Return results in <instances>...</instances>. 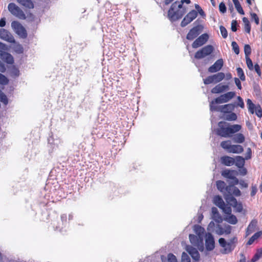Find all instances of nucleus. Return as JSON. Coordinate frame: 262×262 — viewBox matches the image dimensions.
I'll list each match as a JSON object with an SVG mask.
<instances>
[{
    "mask_svg": "<svg viewBox=\"0 0 262 262\" xmlns=\"http://www.w3.org/2000/svg\"><path fill=\"white\" fill-rule=\"evenodd\" d=\"M235 105L232 103H228L224 105L219 106L217 110H213V111L220 112L225 115L234 111Z\"/></svg>",
    "mask_w": 262,
    "mask_h": 262,
    "instance_id": "dca6fc26",
    "label": "nucleus"
},
{
    "mask_svg": "<svg viewBox=\"0 0 262 262\" xmlns=\"http://www.w3.org/2000/svg\"><path fill=\"white\" fill-rule=\"evenodd\" d=\"M60 219L62 222V226L61 227H59V229H61L63 228V226H64L67 223V215L66 214H62L60 216Z\"/></svg>",
    "mask_w": 262,
    "mask_h": 262,
    "instance_id": "8fccbe9b",
    "label": "nucleus"
},
{
    "mask_svg": "<svg viewBox=\"0 0 262 262\" xmlns=\"http://www.w3.org/2000/svg\"><path fill=\"white\" fill-rule=\"evenodd\" d=\"M242 126L239 124L229 125L225 121H220L218 123V127L216 130V134L222 137H230L232 135L239 132Z\"/></svg>",
    "mask_w": 262,
    "mask_h": 262,
    "instance_id": "f257e3e1",
    "label": "nucleus"
},
{
    "mask_svg": "<svg viewBox=\"0 0 262 262\" xmlns=\"http://www.w3.org/2000/svg\"><path fill=\"white\" fill-rule=\"evenodd\" d=\"M11 27L14 32L21 38L27 37V32L23 26L17 21H13L11 23Z\"/></svg>",
    "mask_w": 262,
    "mask_h": 262,
    "instance_id": "423d86ee",
    "label": "nucleus"
},
{
    "mask_svg": "<svg viewBox=\"0 0 262 262\" xmlns=\"http://www.w3.org/2000/svg\"><path fill=\"white\" fill-rule=\"evenodd\" d=\"M186 12L185 7L179 6L178 3L174 2L171 5L167 12V17L171 22L181 19Z\"/></svg>",
    "mask_w": 262,
    "mask_h": 262,
    "instance_id": "f03ea898",
    "label": "nucleus"
},
{
    "mask_svg": "<svg viewBox=\"0 0 262 262\" xmlns=\"http://www.w3.org/2000/svg\"><path fill=\"white\" fill-rule=\"evenodd\" d=\"M186 250L188 253L191 255L192 258L195 260L198 261L200 259V254L197 249L191 246H187L186 247Z\"/></svg>",
    "mask_w": 262,
    "mask_h": 262,
    "instance_id": "4be33fe9",
    "label": "nucleus"
},
{
    "mask_svg": "<svg viewBox=\"0 0 262 262\" xmlns=\"http://www.w3.org/2000/svg\"><path fill=\"white\" fill-rule=\"evenodd\" d=\"M224 61L223 59L221 58L217 60L213 65L208 68V72L210 73H215L219 71L223 67Z\"/></svg>",
    "mask_w": 262,
    "mask_h": 262,
    "instance_id": "6ab92c4d",
    "label": "nucleus"
},
{
    "mask_svg": "<svg viewBox=\"0 0 262 262\" xmlns=\"http://www.w3.org/2000/svg\"><path fill=\"white\" fill-rule=\"evenodd\" d=\"M6 71V68L5 64L0 61V72L5 73Z\"/></svg>",
    "mask_w": 262,
    "mask_h": 262,
    "instance_id": "774afa93",
    "label": "nucleus"
},
{
    "mask_svg": "<svg viewBox=\"0 0 262 262\" xmlns=\"http://www.w3.org/2000/svg\"><path fill=\"white\" fill-rule=\"evenodd\" d=\"M237 22L236 20H233L231 22V30L233 32H236L237 31L236 26Z\"/></svg>",
    "mask_w": 262,
    "mask_h": 262,
    "instance_id": "e2e57ef3",
    "label": "nucleus"
},
{
    "mask_svg": "<svg viewBox=\"0 0 262 262\" xmlns=\"http://www.w3.org/2000/svg\"><path fill=\"white\" fill-rule=\"evenodd\" d=\"M253 69H254L255 71L256 72V73L258 74V75L259 76H261V71H260L259 66L257 63H256L254 65V67H253Z\"/></svg>",
    "mask_w": 262,
    "mask_h": 262,
    "instance_id": "0e129e2a",
    "label": "nucleus"
},
{
    "mask_svg": "<svg viewBox=\"0 0 262 262\" xmlns=\"http://www.w3.org/2000/svg\"><path fill=\"white\" fill-rule=\"evenodd\" d=\"M175 2L178 3V4L179 6H181L182 7L183 6L184 3H186L187 4H189L190 3V0H181L180 1H177Z\"/></svg>",
    "mask_w": 262,
    "mask_h": 262,
    "instance_id": "69168bd1",
    "label": "nucleus"
},
{
    "mask_svg": "<svg viewBox=\"0 0 262 262\" xmlns=\"http://www.w3.org/2000/svg\"><path fill=\"white\" fill-rule=\"evenodd\" d=\"M227 9L225 4L224 2H221L219 4V11L222 13H225L226 12Z\"/></svg>",
    "mask_w": 262,
    "mask_h": 262,
    "instance_id": "5fc2aeb1",
    "label": "nucleus"
},
{
    "mask_svg": "<svg viewBox=\"0 0 262 262\" xmlns=\"http://www.w3.org/2000/svg\"><path fill=\"white\" fill-rule=\"evenodd\" d=\"M246 61V64L247 66V67L250 70H253V62L250 59V57H245Z\"/></svg>",
    "mask_w": 262,
    "mask_h": 262,
    "instance_id": "de8ad7c7",
    "label": "nucleus"
},
{
    "mask_svg": "<svg viewBox=\"0 0 262 262\" xmlns=\"http://www.w3.org/2000/svg\"><path fill=\"white\" fill-rule=\"evenodd\" d=\"M237 103H236L235 106H239L241 108L244 107V102L242 99V98L240 96L237 97Z\"/></svg>",
    "mask_w": 262,
    "mask_h": 262,
    "instance_id": "4d7b16f0",
    "label": "nucleus"
},
{
    "mask_svg": "<svg viewBox=\"0 0 262 262\" xmlns=\"http://www.w3.org/2000/svg\"><path fill=\"white\" fill-rule=\"evenodd\" d=\"M8 79L3 74L0 73V84L6 85L8 84Z\"/></svg>",
    "mask_w": 262,
    "mask_h": 262,
    "instance_id": "37998d69",
    "label": "nucleus"
},
{
    "mask_svg": "<svg viewBox=\"0 0 262 262\" xmlns=\"http://www.w3.org/2000/svg\"><path fill=\"white\" fill-rule=\"evenodd\" d=\"M247 104L248 111L251 114H253L255 112V114L258 117L261 118L262 117V109L260 105H255L250 99H247Z\"/></svg>",
    "mask_w": 262,
    "mask_h": 262,
    "instance_id": "1a4fd4ad",
    "label": "nucleus"
},
{
    "mask_svg": "<svg viewBox=\"0 0 262 262\" xmlns=\"http://www.w3.org/2000/svg\"><path fill=\"white\" fill-rule=\"evenodd\" d=\"M244 52L245 54V57H249L251 53V49L249 45H245L244 46Z\"/></svg>",
    "mask_w": 262,
    "mask_h": 262,
    "instance_id": "49530a36",
    "label": "nucleus"
},
{
    "mask_svg": "<svg viewBox=\"0 0 262 262\" xmlns=\"http://www.w3.org/2000/svg\"><path fill=\"white\" fill-rule=\"evenodd\" d=\"M235 95V93L234 92H229L224 94H223V96L226 100V102L229 101L231 99H232Z\"/></svg>",
    "mask_w": 262,
    "mask_h": 262,
    "instance_id": "58836bf2",
    "label": "nucleus"
},
{
    "mask_svg": "<svg viewBox=\"0 0 262 262\" xmlns=\"http://www.w3.org/2000/svg\"><path fill=\"white\" fill-rule=\"evenodd\" d=\"M229 87L227 84H223L219 83L213 88L211 92L212 94H220L229 90Z\"/></svg>",
    "mask_w": 262,
    "mask_h": 262,
    "instance_id": "aec40b11",
    "label": "nucleus"
},
{
    "mask_svg": "<svg viewBox=\"0 0 262 262\" xmlns=\"http://www.w3.org/2000/svg\"><path fill=\"white\" fill-rule=\"evenodd\" d=\"M257 222L256 220H253L251 221L249 225H248L246 231V236H247L254 231L255 228L257 225Z\"/></svg>",
    "mask_w": 262,
    "mask_h": 262,
    "instance_id": "393cba45",
    "label": "nucleus"
},
{
    "mask_svg": "<svg viewBox=\"0 0 262 262\" xmlns=\"http://www.w3.org/2000/svg\"><path fill=\"white\" fill-rule=\"evenodd\" d=\"M234 81L235 83V84L237 86L238 89L239 90L242 89V84L240 80L237 78H234Z\"/></svg>",
    "mask_w": 262,
    "mask_h": 262,
    "instance_id": "338daca9",
    "label": "nucleus"
},
{
    "mask_svg": "<svg viewBox=\"0 0 262 262\" xmlns=\"http://www.w3.org/2000/svg\"><path fill=\"white\" fill-rule=\"evenodd\" d=\"M252 156V150L250 148H248L247 149V152L245 156L246 160H249L251 159Z\"/></svg>",
    "mask_w": 262,
    "mask_h": 262,
    "instance_id": "680f3d73",
    "label": "nucleus"
},
{
    "mask_svg": "<svg viewBox=\"0 0 262 262\" xmlns=\"http://www.w3.org/2000/svg\"><path fill=\"white\" fill-rule=\"evenodd\" d=\"M202 27L200 25H197L192 28L186 35V39L188 40H192L197 37L202 32Z\"/></svg>",
    "mask_w": 262,
    "mask_h": 262,
    "instance_id": "f8f14e48",
    "label": "nucleus"
},
{
    "mask_svg": "<svg viewBox=\"0 0 262 262\" xmlns=\"http://www.w3.org/2000/svg\"><path fill=\"white\" fill-rule=\"evenodd\" d=\"M221 209H222L226 214L230 215L231 214L232 210L230 206H226L225 205L223 208Z\"/></svg>",
    "mask_w": 262,
    "mask_h": 262,
    "instance_id": "13d9d810",
    "label": "nucleus"
},
{
    "mask_svg": "<svg viewBox=\"0 0 262 262\" xmlns=\"http://www.w3.org/2000/svg\"><path fill=\"white\" fill-rule=\"evenodd\" d=\"M10 76L12 77L16 78L19 75V71L15 66H12L10 67Z\"/></svg>",
    "mask_w": 262,
    "mask_h": 262,
    "instance_id": "473e14b6",
    "label": "nucleus"
},
{
    "mask_svg": "<svg viewBox=\"0 0 262 262\" xmlns=\"http://www.w3.org/2000/svg\"><path fill=\"white\" fill-rule=\"evenodd\" d=\"M214 50V47L210 45H207L198 50L194 54V58L197 59H202L211 55Z\"/></svg>",
    "mask_w": 262,
    "mask_h": 262,
    "instance_id": "20e7f679",
    "label": "nucleus"
},
{
    "mask_svg": "<svg viewBox=\"0 0 262 262\" xmlns=\"http://www.w3.org/2000/svg\"><path fill=\"white\" fill-rule=\"evenodd\" d=\"M198 16V12L192 10L188 13L181 23V26L184 27L192 21Z\"/></svg>",
    "mask_w": 262,
    "mask_h": 262,
    "instance_id": "9b49d317",
    "label": "nucleus"
},
{
    "mask_svg": "<svg viewBox=\"0 0 262 262\" xmlns=\"http://www.w3.org/2000/svg\"><path fill=\"white\" fill-rule=\"evenodd\" d=\"M243 21L244 23V29L246 32L250 33L251 31V25L247 17H243Z\"/></svg>",
    "mask_w": 262,
    "mask_h": 262,
    "instance_id": "c9c22d12",
    "label": "nucleus"
},
{
    "mask_svg": "<svg viewBox=\"0 0 262 262\" xmlns=\"http://www.w3.org/2000/svg\"><path fill=\"white\" fill-rule=\"evenodd\" d=\"M245 158H244L242 156H236L235 158V165L238 168H242L245 165Z\"/></svg>",
    "mask_w": 262,
    "mask_h": 262,
    "instance_id": "72a5a7b5",
    "label": "nucleus"
},
{
    "mask_svg": "<svg viewBox=\"0 0 262 262\" xmlns=\"http://www.w3.org/2000/svg\"><path fill=\"white\" fill-rule=\"evenodd\" d=\"M181 262H191L190 257L184 252L182 254Z\"/></svg>",
    "mask_w": 262,
    "mask_h": 262,
    "instance_id": "3c124183",
    "label": "nucleus"
},
{
    "mask_svg": "<svg viewBox=\"0 0 262 262\" xmlns=\"http://www.w3.org/2000/svg\"><path fill=\"white\" fill-rule=\"evenodd\" d=\"M257 191V187L255 185H252L251 186V193H250V195L251 196H254L256 192Z\"/></svg>",
    "mask_w": 262,
    "mask_h": 262,
    "instance_id": "052dcab7",
    "label": "nucleus"
},
{
    "mask_svg": "<svg viewBox=\"0 0 262 262\" xmlns=\"http://www.w3.org/2000/svg\"><path fill=\"white\" fill-rule=\"evenodd\" d=\"M250 15L251 19H254L256 25H258L259 23V20L257 15L256 13L252 12L250 13Z\"/></svg>",
    "mask_w": 262,
    "mask_h": 262,
    "instance_id": "6e6d98bb",
    "label": "nucleus"
},
{
    "mask_svg": "<svg viewBox=\"0 0 262 262\" xmlns=\"http://www.w3.org/2000/svg\"><path fill=\"white\" fill-rule=\"evenodd\" d=\"M189 239L190 242L194 245H196L199 241L198 236L194 234L189 235Z\"/></svg>",
    "mask_w": 262,
    "mask_h": 262,
    "instance_id": "a18cd8bd",
    "label": "nucleus"
},
{
    "mask_svg": "<svg viewBox=\"0 0 262 262\" xmlns=\"http://www.w3.org/2000/svg\"><path fill=\"white\" fill-rule=\"evenodd\" d=\"M211 216L212 219L218 224L222 223L223 221L222 217L219 213L217 209L215 207L211 208Z\"/></svg>",
    "mask_w": 262,
    "mask_h": 262,
    "instance_id": "5701e85b",
    "label": "nucleus"
},
{
    "mask_svg": "<svg viewBox=\"0 0 262 262\" xmlns=\"http://www.w3.org/2000/svg\"><path fill=\"white\" fill-rule=\"evenodd\" d=\"M209 35L204 33L199 36L192 43V47L196 49L204 45L208 40Z\"/></svg>",
    "mask_w": 262,
    "mask_h": 262,
    "instance_id": "ddd939ff",
    "label": "nucleus"
},
{
    "mask_svg": "<svg viewBox=\"0 0 262 262\" xmlns=\"http://www.w3.org/2000/svg\"><path fill=\"white\" fill-rule=\"evenodd\" d=\"M233 140L236 143H243L245 141V138L242 133H238L234 135Z\"/></svg>",
    "mask_w": 262,
    "mask_h": 262,
    "instance_id": "c85d7f7f",
    "label": "nucleus"
},
{
    "mask_svg": "<svg viewBox=\"0 0 262 262\" xmlns=\"http://www.w3.org/2000/svg\"><path fill=\"white\" fill-rule=\"evenodd\" d=\"M203 82L206 85L214 83V81L213 77H212V75L209 76L206 78L203 79Z\"/></svg>",
    "mask_w": 262,
    "mask_h": 262,
    "instance_id": "c03bdc74",
    "label": "nucleus"
},
{
    "mask_svg": "<svg viewBox=\"0 0 262 262\" xmlns=\"http://www.w3.org/2000/svg\"><path fill=\"white\" fill-rule=\"evenodd\" d=\"M8 9L10 13L16 17L21 19H26L25 14L15 4L13 3L9 4Z\"/></svg>",
    "mask_w": 262,
    "mask_h": 262,
    "instance_id": "39448f33",
    "label": "nucleus"
},
{
    "mask_svg": "<svg viewBox=\"0 0 262 262\" xmlns=\"http://www.w3.org/2000/svg\"><path fill=\"white\" fill-rule=\"evenodd\" d=\"M232 186V188H231V195L233 194L234 195L236 196H239L241 195V192L239 190V189L234 186V185L230 184Z\"/></svg>",
    "mask_w": 262,
    "mask_h": 262,
    "instance_id": "ea45409f",
    "label": "nucleus"
},
{
    "mask_svg": "<svg viewBox=\"0 0 262 262\" xmlns=\"http://www.w3.org/2000/svg\"><path fill=\"white\" fill-rule=\"evenodd\" d=\"M232 230V227L229 225H226L224 226V228L222 227L221 225H217L215 228V233L221 235L224 234H229L231 233Z\"/></svg>",
    "mask_w": 262,
    "mask_h": 262,
    "instance_id": "2eb2a0df",
    "label": "nucleus"
},
{
    "mask_svg": "<svg viewBox=\"0 0 262 262\" xmlns=\"http://www.w3.org/2000/svg\"><path fill=\"white\" fill-rule=\"evenodd\" d=\"M221 161L224 165L230 166L234 164L235 159L228 156H224L221 158Z\"/></svg>",
    "mask_w": 262,
    "mask_h": 262,
    "instance_id": "b1692460",
    "label": "nucleus"
},
{
    "mask_svg": "<svg viewBox=\"0 0 262 262\" xmlns=\"http://www.w3.org/2000/svg\"><path fill=\"white\" fill-rule=\"evenodd\" d=\"M231 46L234 53L238 55L239 53V49L237 43L235 41H232L231 43Z\"/></svg>",
    "mask_w": 262,
    "mask_h": 262,
    "instance_id": "09e8293b",
    "label": "nucleus"
},
{
    "mask_svg": "<svg viewBox=\"0 0 262 262\" xmlns=\"http://www.w3.org/2000/svg\"><path fill=\"white\" fill-rule=\"evenodd\" d=\"M237 172L235 170L225 169L222 172V176L224 178L231 180L230 184L237 185L239 183L238 179L235 177Z\"/></svg>",
    "mask_w": 262,
    "mask_h": 262,
    "instance_id": "0eeeda50",
    "label": "nucleus"
},
{
    "mask_svg": "<svg viewBox=\"0 0 262 262\" xmlns=\"http://www.w3.org/2000/svg\"><path fill=\"white\" fill-rule=\"evenodd\" d=\"M224 118L227 121H235L237 119V115L235 113L231 112L225 115Z\"/></svg>",
    "mask_w": 262,
    "mask_h": 262,
    "instance_id": "f704fd0d",
    "label": "nucleus"
},
{
    "mask_svg": "<svg viewBox=\"0 0 262 262\" xmlns=\"http://www.w3.org/2000/svg\"><path fill=\"white\" fill-rule=\"evenodd\" d=\"M17 1L20 5L29 9L34 8V4L31 0H17Z\"/></svg>",
    "mask_w": 262,
    "mask_h": 262,
    "instance_id": "c756f323",
    "label": "nucleus"
},
{
    "mask_svg": "<svg viewBox=\"0 0 262 262\" xmlns=\"http://www.w3.org/2000/svg\"><path fill=\"white\" fill-rule=\"evenodd\" d=\"M216 185L217 189L223 193L224 197L226 195H231V188H232L231 185L227 186L225 182L221 180L217 181Z\"/></svg>",
    "mask_w": 262,
    "mask_h": 262,
    "instance_id": "6e6552de",
    "label": "nucleus"
},
{
    "mask_svg": "<svg viewBox=\"0 0 262 262\" xmlns=\"http://www.w3.org/2000/svg\"><path fill=\"white\" fill-rule=\"evenodd\" d=\"M214 81V83H217L222 81L225 77V75L223 72H219L212 75Z\"/></svg>",
    "mask_w": 262,
    "mask_h": 262,
    "instance_id": "cd10ccee",
    "label": "nucleus"
},
{
    "mask_svg": "<svg viewBox=\"0 0 262 262\" xmlns=\"http://www.w3.org/2000/svg\"><path fill=\"white\" fill-rule=\"evenodd\" d=\"M226 221L229 223L233 225H235L237 223V219L235 215L233 214H230L228 217L226 218Z\"/></svg>",
    "mask_w": 262,
    "mask_h": 262,
    "instance_id": "4c0bfd02",
    "label": "nucleus"
},
{
    "mask_svg": "<svg viewBox=\"0 0 262 262\" xmlns=\"http://www.w3.org/2000/svg\"><path fill=\"white\" fill-rule=\"evenodd\" d=\"M0 101L5 105H7L8 103V99L7 96L1 91H0Z\"/></svg>",
    "mask_w": 262,
    "mask_h": 262,
    "instance_id": "79ce46f5",
    "label": "nucleus"
},
{
    "mask_svg": "<svg viewBox=\"0 0 262 262\" xmlns=\"http://www.w3.org/2000/svg\"><path fill=\"white\" fill-rule=\"evenodd\" d=\"M206 248L208 251L212 250L215 247V242L213 235L210 233H208L206 235L205 240Z\"/></svg>",
    "mask_w": 262,
    "mask_h": 262,
    "instance_id": "f3484780",
    "label": "nucleus"
},
{
    "mask_svg": "<svg viewBox=\"0 0 262 262\" xmlns=\"http://www.w3.org/2000/svg\"><path fill=\"white\" fill-rule=\"evenodd\" d=\"M213 203L214 204L219 207L220 209L223 208L225 206V203L222 198V197L220 195H215L213 198Z\"/></svg>",
    "mask_w": 262,
    "mask_h": 262,
    "instance_id": "bb28decb",
    "label": "nucleus"
},
{
    "mask_svg": "<svg viewBox=\"0 0 262 262\" xmlns=\"http://www.w3.org/2000/svg\"><path fill=\"white\" fill-rule=\"evenodd\" d=\"M168 262H177V259L173 254L170 253L168 255Z\"/></svg>",
    "mask_w": 262,
    "mask_h": 262,
    "instance_id": "bf43d9fd",
    "label": "nucleus"
},
{
    "mask_svg": "<svg viewBox=\"0 0 262 262\" xmlns=\"http://www.w3.org/2000/svg\"><path fill=\"white\" fill-rule=\"evenodd\" d=\"M237 241V238L236 236L230 238L228 242H227L224 238L221 237L219 238V244L223 248L222 253L224 254H228L231 252L235 248Z\"/></svg>",
    "mask_w": 262,
    "mask_h": 262,
    "instance_id": "7ed1b4c3",
    "label": "nucleus"
},
{
    "mask_svg": "<svg viewBox=\"0 0 262 262\" xmlns=\"http://www.w3.org/2000/svg\"><path fill=\"white\" fill-rule=\"evenodd\" d=\"M262 235V231H258L254 233L249 239L247 244L248 245H252L255 240L257 239Z\"/></svg>",
    "mask_w": 262,
    "mask_h": 262,
    "instance_id": "7c9ffc66",
    "label": "nucleus"
},
{
    "mask_svg": "<svg viewBox=\"0 0 262 262\" xmlns=\"http://www.w3.org/2000/svg\"><path fill=\"white\" fill-rule=\"evenodd\" d=\"M220 146L222 148H223L224 150H226L228 152H229V150H230L231 147L232 146L231 141H223L221 142Z\"/></svg>",
    "mask_w": 262,
    "mask_h": 262,
    "instance_id": "2f4dec72",
    "label": "nucleus"
},
{
    "mask_svg": "<svg viewBox=\"0 0 262 262\" xmlns=\"http://www.w3.org/2000/svg\"><path fill=\"white\" fill-rule=\"evenodd\" d=\"M226 201L232 205L237 212H241L243 210V205L242 203H238L236 199L231 195H226L225 196Z\"/></svg>",
    "mask_w": 262,
    "mask_h": 262,
    "instance_id": "9d476101",
    "label": "nucleus"
},
{
    "mask_svg": "<svg viewBox=\"0 0 262 262\" xmlns=\"http://www.w3.org/2000/svg\"><path fill=\"white\" fill-rule=\"evenodd\" d=\"M0 57L4 61L8 64H12L14 63L13 56L10 53L1 50H0Z\"/></svg>",
    "mask_w": 262,
    "mask_h": 262,
    "instance_id": "412c9836",
    "label": "nucleus"
},
{
    "mask_svg": "<svg viewBox=\"0 0 262 262\" xmlns=\"http://www.w3.org/2000/svg\"><path fill=\"white\" fill-rule=\"evenodd\" d=\"M0 38L10 43L15 42V40L11 33L4 29H0Z\"/></svg>",
    "mask_w": 262,
    "mask_h": 262,
    "instance_id": "4468645a",
    "label": "nucleus"
},
{
    "mask_svg": "<svg viewBox=\"0 0 262 262\" xmlns=\"http://www.w3.org/2000/svg\"><path fill=\"white\" fill-rule=\"evenodd\" d=\"M244 151L243 147L239 144L232 145L231 149L229 150V153L241 154Z\"/></svg>",
    "mask_w": 262,
    "mask_h": 262,
    "instance_id": "a878e982",
    "label": "nucleus"
},
{
    "mask_svg": "<svg viewBox=\"0 0 262 262\" xmlns=\"http://www.w3.org/2000/svg\"><path fill=\"white\" fill-rule=\"evenodd\" d=\"M236 71L237 74L238 76L239 77L240 79L242 81H245L246 77L245 76L243 69L241 68L238 67L236 69Z\"/></svg>",
    "mask_w": 262,
    "mask_h": 262,
    "instance_id": "a19ab883",
    "label": "nucleus"
},
{
    "mask_svg": "<svg viewBox=\"0 0 262 262\" xmlns=\"http://www.w3.org/2000/svg\"><path fill=\"white\" fill-rule=\"evenodd\" d=\"M237 11L241 14L244 15V11L239 2L238 0H232Z\"/></svg>",
    "mask_w": 262,
    "mask_h": 262,
    "instance_id": "e433bc0d",
    "label": "nucleus"
},
{
    "mask_svg": "<svg viewBox=\"0 0 262 262\" xmlns=\"http://www.w3.org/2000/svg\"><path fill=\"white\" fill-rule=\"evenodd\" d=\"M220 30L223 37L224 38H227L228 36V32L224 26H221L220 27Z\"/></svg>",
    "mask_w": 262,
    "mask_h": 262,
    "instance_id": "603ef678",
    "label": "nucleus"
},
{
    "mask_svg": "<svg viewBox=\"0 0 262 262\" xmlns=\"http://www.w3.org/2000/svg\"><path fill=\"white\" fill-rule=\"evenodd\" d=\"M226 103V100H225L223 95H220L219 97L216 98L214 100H212L210 103V110L211 111L213 110H217L218 106L216 105V104H221Z\"/></svg>",
    "mask_w": 262,
    "mask_h": 262,
    "instance_id": "a211bd4d",
    "label": "nucleus"
},
{
    "mask_svg": "<svg viewBox=\"0 0 262 262\" xmlns=\"http://www.w3.org/2000/svg\"><path fill=\"white\" fill-rule=\"evenodd\" d=\"M262 256V249L257 250L256 253L253 256V258L257 261Z\"/></svg>",
    "mask_w": 262,
    "mask_h": 262,
    "instance_id": "864d4df0",
    "label": "nucleus"
}]
</instances>
